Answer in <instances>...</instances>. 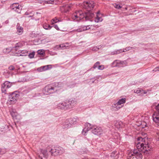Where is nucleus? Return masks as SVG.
<instances>
[{"label":"nucleus","mask_w":159,"mask_h":159,"mask_svg":"<svg viewBox=\"0 0 159 159\" xmlns=\"http://www.w3.org/2000/svg\"><path fill=\"white\" fill-rule=\"evenodd\" d=\"M147 139L145 137H138L135 143L137 149H134L133 151H130L129 153L128 157H134L137 159H142V153H144L146 154L149 153L152 148L147 141Z\"/></svg>","instance_id":"1"},{"label":"nucleus","mask_w":159,"mask_h":159,"mask_svg":"<svg viewBox=\"0 0 159 159\" xmlns=\"http://www.w3.org/2000/svg\"><path fill=\"white\" fill-rule=\"evenodd\" d=\"M94 16V14L90 11H88L84 13L82 11H78L74 13L72 18L76 21H79L84 18L86 20H90Z\"/></svg>","instance_id":"2"},{"label":"nucleus","mask_w":159,"mask_h":159,"mask_svg":"<svg viewBox=\"0 0 159 159\" xmlns=\"http://www.w3.org/2000/svg\"><path fill=\"white\" fill-rule=\"evenodd\" d=\"M85 127L82 131V134L86 135V133L90 129H92V132L95 135H100L102 133V128L96 125H92L89 123H86Z\"/></svg>","instance_id":"3"},{"label":"nucleus","mask_w":159,"mask_h":159,"mask_svg":"<svg viewBox=\"0 0 159 159\" xmlns=\"http://www.w3.org/2000/svg\"><path fill=\"white\" fill-rule=\"evenodd\" d=\"M61 86V84L57 82L47 85L44 88L43 93L47 95L54 93L58 90V88Z\"/></svg>","instance_id":"4"},{"label":"nucleus","mask_w":159,"mask_h":159,"mask_svg":"<svg viewBox=\"0 0 159 159\" xmlns=\"http://www.w3.org/2000/svg\"><path fill=\"white\" fill-rule=\"evenodd\" d=\"M64 152V149L62 148L53 147L49 151L52 156H56L63 154Z\"/></svg>","instance_id":"5"},{"label":"nucleus","mask_w":159,"mask_h":159,"mask_svg":"<svg viewBox=\"0 0 159 159\" xmlns=\"http://www.w3.org/2000/svg\"><path fill=\"white\" fill-rule=\"evenodd\" d=\"M38 159H48L49 154L47 148H40L37 153Z\"/></svg>","instance_id":"6"},{"label":"nucleus","mask_w":159,"mask_h":159,"mask_svg":"<svg viewBox=\"0 0 159 159\" xmlns=\"http://www.w3.org/2000/svg\"><path fill=\"white\" fill-rule=\"evenodd\" d=\"M19 96V95L17 92L12 93L9 95L7 103L9 104H14L18 99Z\"/></svg>","instance_id":"7"},{"label":"nucleus","mask_w":159,"mask_h":159,"mask_svg":"<svg viewBox=\"0 0 159 159\" xmlns=\"http://www.w3.org/2000/svg\"><path fill=\"white\" fill-rule=\"evenodd\" d=\"M94 6V3L92 1L84 2L83 3V8L86 9L87 11L92 9Z\"/></svg>","instance_id":"8"},{"label":"nucleus","mask_w":159,"mask_h":159,"mask_svg":"<svg viewBox=\"0 0 159 159\" xmlns=\"http://www.w3.org/2000/svg\"><path fill=\"white\" fill-rule=\"evenodd\" d=\"M12 85V83L10 82L5 81L2 85V93L6 94L7 90V89L10 88Z\"/></svg>","instance_id":"9"},{"label":"nucleus","mask_w":159,"mask_h":159,"mask_svg":"<svg viewBox=\"0 0 159 159\" xmlns=\"http://www.w3.org/2000/svg\"><path fill=\"white\" fill-rule=\"evenodd\" d=\"M156 109L158 111L155 112L152 115V119L156 123L159 124V104L156 107Z\"/></svg>","instance_id":"10"},{"label":"nucleus","mask_w":159,"mask_h":159,"mask_svg":"<svg viewBox=\"0 0 159 159\" xmlns=\"http://www.w3.org/2000/svg\"><path fill=\"white\" fill-rule=\"evenodd\" d=\"M66 102H63L61 103H59L57 105V107L61 109L66 110L70 108V107L69 104H67Z\"/></svg>","instance_id":"11"},{"label":"nucleus","mask_w":159,"mask_h":159,"mask_svg":"<svg viewBox=\"0 0 159 159\" xmlns=\"http://www.w3.org/2000/svg\"><path fill=\"white\" fill-rule=\"evenodd\" d=\"M125 61L116 60L112 63V65L114 67L121 66L124 65L125 63Z\"/></svg>","instance_id":"12"},{"label":"nucleus","mask_w":159,"mask_h":159,"mask_svg":"<svg viewBox=\"0 0 159 159\" xmlns=\"http://www.w3.org/2000/svg\"><path fill=\"white\" fill-rule=\"evenodd\" d=\"M74 5L71 4H68L63 6L64 10L66 12L70 10L71 9L74 7Z\"/></svg>","instance_id":"13"},{"label":"nucleus","mask_w":159,"mask_h":159,"mask_svg":"<svg viewBox=\"0 0 159 159\" xmlns=\"http://www.w3.org/2000/svg\"><path fill=\"white\" fill-rule=\"evenodd\" d=\"M71 125L69 119H68L63 123V126L64 128H68L70 127Z\"/></svg>","instance_id":"14"},{"label":"nucleus","mask_w":159,"mask_h":159,"mask_svg":"<svg viewBox=\"0 0 159 159\" xmlns=\"http://www.w3.org/2000/svg\"><path fill=\"white\" fill-rule=\"evenodd\" d=\"M90 28V25H88L87 26H84L82 28L78 29L77 31L78 32H81L87 30Z\"/></svg>","instance_id":"15"},{"label":"nucleus","mask_w":159,"mask_h":159,"mask_svg":"<svg viewBox=\"0 0 159 159\" xmlns=\"http://www.w3.org/2000/svg\"><path fill=\"white\" fill-rule=\"evenodd\" d=\"M67 103V104H69L71 108L72 107V106L76 104V102L74 99H70Z\"/></svg>","instance_id":"16"},{"label":"nucleus","mask_w":159,"mask_h":159,"mask_svg":"<svg viewBox=\"0 0 159 159\" xmlns=\"http://www.w3.org/2000/svg\"><path fill=\"white\" fill-rule=\"evenodd\" d=\"M126 52L125 50V49H123V50L122 51V50L121 49H120L118 50H116L114 51H113L111 52V54L113 55H116L119 53H120L122 52Z\"/></svg>","instance_id":"17"},{"label":"nucleus","mask_w":159,"mask_h":159,"mask_svg":"<svg viewBox=\"0 0 159 159\" xmlns=\"http://www.w3.org/2000/svg\"><path fill=\"white\" fill-rule=\"evenodd\" d=\"M17 33L19 35L21 34L23 32V28L22 27L20 26H17Z\"/></svg>","instance_id":"18"},{"label":"nucleus","mask_w":159,"mask_h":159,"mask_svg":"<svg viewBox=\"0 0 159 159\" xmlns=\"http://www.w3.org/2000/svg\"><path fill=\"white\" fill-rule=\"evenodd\" d=\"M11 114L13 119H17V117L19 116L17 113L16 112L14 111H12L11 112Z\"/></svg>","instance_id":"19"},{"label":"nucleus","mask_w":159,"mask_h":159,"mask_svg":"<svg viewBox=\"0 0 159 159\" xmlns=\"http://www.w3.org/2000/svg\"><path fill=\"white\" fill-rule=\"evenodd\" d=\"M71 125L76 124L78 119L77 118H73L68 119Z\"/></svg>","instance_id":"20"},{"label":"nucleus","mask_w":159,"mask_h":159,"mask_svg":"<svg viewBox=\"0 0 159 159\" xmlns=\"http://www.w3.org/2000/svg\"><path fill=\"white\" fill-rule=\"evenodd\" d=\"M115 126L117 129H119L123 126L122 122L121 121L116 122L115 123Z\"/></svg>","instance_id":"21"},{"label":"nucleus","mask_w":159,"mask_h":159,"mask_svg":"<svg viewBox=\"0 0 159 159\" xmlns=\"http://www.w3.org/2000/svg\"><path fill=\"white\" fill-rule=\"evenodd\" d=\"M20 5L18 3H14L12 4L11 6V8L13 10L16 9L15 8H17Z\"/></svg>","instance_id":"22"},{"label":"nucleus","mask_w":159,"mask_h":159,"mask_svg":"<svg viewBox=\"0 0 159 159\" xmlns=\"http://www.w3.org/2000/svg\"><path fill=\"white\" fill-rule=\"evenodd\" d=\"M125 102L126 99L125 98H122L118 101L116 103V104L121 105V104L125 103Z\"/></svg>","instance_id":"23"},{"label":"nucleus","mask_w":159,"mask_h":159,"mask_svg":"<svg viewBox=\"0 0 159 159\" xmlns=\"http://www.w3.org/2000/svg\"><path fill=\"white\" fill-rule=\"evenodd\" d=\"M15 8L16 9L14 11L18 13H20L22 9V7L21 5H20L17 8Z\"/></svg>","instance_id":"24"},{"label":"nucleus","mask_w":159,"mask_h":159,"mask_svg":"<svg viewBox=\"0 0 159 159\" xmlns=\"http://www.w3.org/2000/svg\"><path fill=\"white\" fill-rule=\"evenodd\" d=\"M120 105L116 104V103L114 104V105L113 106V107L114 108H116V110H117L122 107V106H120Z\"/></svg>","instance_id":"25"},{"label":"nucleus","mask_w":159,"mask_h":159,"mask_svg":"<svg viewBox=\"0 0 159 159\" xmlns=\"http://www.w3.org/2000/svg\"><path fill=\"white\" fill-rule=\"evenodd\" d=\"M96 18L95 20V21L96 22H101L102 21V19L101 17H98L97 15H96Z\"/></svg>","instance_id":"26"},{"label":"nucleus","mask_w":159,"mask_h":159,"mask_svg":"<svg viewBox=\"0 0 159 159\" xmlns=\"http://www.w3.org/2000/svg\"><path fill=\"white\" fill-rule=\"evenodd\" d=\"M43 28L46 30L50 29L51 28L52 26L48 24H45L43 25Z\"/></svg>","instance_id":"27"},{"label":"nucleus","mask_w":159,"mask_h":159,"mask_svg":"<svg viewBox=\"0 0 159 159\" xmlns=\"http://www.w3.org/2000/svg\"><path fill=\"white\" fill-rule=\"evenodd\" d=\"M52 20L53 22H54L55 23H57V22H61V19H57L56 17L53 18Z\"/></svg>","instance_id":"28"},{"label":"nucleus","mask_w":159,"mask_h":159,"mask_svg":"<svg viewBox=\"0 0 159 159\" xmlns=\"http://www.w3.org/2000/svg\"><path fill=\"white\" fill-rule=\"evenodd\" d=\"M38 54L40 55H43L45 53L43 49L38 50L37 51Z\"/></svg>","instance_id":"29"},{"label":"nucleus","mask_w":159,"mask_h":159,"mask_svg":"<svg viewBox=\"0 0 159 159\" xmlns=\"http://www.w3.org/2000/svg\"><path fill=\"white\" fill-rule=\"evenodd\" d=\"M35 55V52H32L30 53L28 55L29 58H33Z\"/></svg>","instance_id":"30"},{"label":"nucleus","mask_w":159,"mask_h":159,"mask_svg":"<svg viewBox=\"0 0 159 159\" xmlns=\"http://www.w3.org/2000/svg\"><path fill=\"white\" fill-rule=\"evenodd\" d=\"M48 66L47 65V66H44L42 67H41L40 68H42V69L41 71H44V70H48Z\"/></svg>","instance_id":"31"},{"label":"nucleus","mask_w":159,"mask_h":159,"mask_svg":"<svg viewBox=\"0 0 159 159\" xmlns=\"http://www.w3.org/2000/svg\"><path fill=\"white\" fill-rule=\"evenodd\" d=\"M100 63L99 61L97 62L93 65V68L94 69H95L97 68V67L98 68V66H99V65L100 64Z\"/></svg>","instance_id":"32"},{"label":"nucleus","mask_w":159,"mask_h":159,"mask_svg":"<svg viewBox=\"0 0 159 159\" xmlns=\"http://www.w3.org/2000/svg\"><path fill=\"white\" fill-rule=\"evenodd\" d=\"M21 44L20 43H17L15 46V48L16 50H17L18 48H19L20 47H21Z\"/></svg>","instance_id":"33"},{"label":"nucleus","mask_w":159,"mask_h":159,"mask_svg":"<svg viewBox=\"0 0 159 159\" xmlns=\"http://www.w3.org/2000/svg\"><path fill=\"white\" fill-rule=\"evenodd\" d=\"M98 69L99 70H102L104 68V65H99L98 66Z\"/></svg>","instance_id":"34"},{"label":"nucleus","mask_w":159,"mask_h":159,"mask_svg":"<svg viewBox=\"0 0 159 159\" xmlns=\"http://www.w3.org/2000/svg\"><path fill=\"white\" fill-rule=\"evenodd\" d=\"M114 7L116 9H120L122 8V7L119 4H115Z\"/></svg>","instance_id":"35"},{"label":"nucleus","mask_w":159,"mask_h":159,"mask_svg":"<svg viewBox=\"0 0 159 159\" xmlns=\"http://www.w3.org/2000/svg\"><path fill=\"white\" fill-rule=\"evenodd\" d=\"M8 69L10 70H13L15 69V67L13 66H11L9 67Z\"/></svg>","instance_id":"36"},{"label":"nucleus","mask_w":159,"mask_h":159,"mask_svg":"<svg viewBox=\"0 0 159 159\" xmlns=\"http://www.w3.org/2000/svg\"><path fill=\"white\" fill-rule=\"evenodd\" d=\"M153 71L156 72L157 71H159V66L155 68L153 70Z\"/></svg>","instance_id":"37"},{"label":"nucleus","mask_w":159,"mask_h":159,"mask_svg":"<svg viewBox=\"0 0 159 159\" xmlns=\"http://www.w3.org/2000/svg\"><path fill=\"white\" fill-rule=\"evenodd\" d=\"M46 2L47 3H48V4H53V3L54 2V0H53V1H46Z\"/></svg>","instance_id":"38"},{"label":"nucleus","mask_w":159,"mask_h":159,"mask_svg":"<svg viewBox=\"0 0 159 159\" xmlns=\"http://www.w3.org/2000/svg\"><path fill=\"white\" fill-rule=\"evenodd\" d=\"M66 45L65 44H63L60 45V47L64 49V48H65Z\"/></svg>","instance_id":"39"},{"label":"nucleus","mask_w":159,"mask_h":159,"mask_svg":"<svg viewBox=\"0 0 159 159\" xmlns=\"http://www.w3.org/2000/svg\"><path fill=\"white\" fill-rule=\"evenodd\" d=\"M54 28H55L57 30H59V28L58 27L57 25H55L54 26Z\"/></svg>","instance_id":"40"},{"label":"nucleus","mask_w":159,"mask_h":159,"mask_svg":"<svg viewBox=\"0 0 159 159\" xmlns=\"http://www.w3.org/2000/svg\"><path fill=\"white\" fill-rule=\"evenodd\" d=\"M130 49V47H127L125 48V50L126 51H128Z\"/></svg>","instance_id":"41"},{"label":"nucleus","mask_w":159,"mask_h":159,"mask_svg":"<svg viewBox=\"0 0 159 159\" xmlns=\"http://www.w3.org/2000/svg\"><path fill=\"white\" fill-rule=\"evenodd\" d=\"M24 54H20V55L21 56H26L28 54V53L27 52H25V53H23Z\"/></svg>","instance_id":"42"},{"label":"nucleus","mask_w":159,"mask_h":159,"mask_svg":"<svg viewBox=\"0 0 159 159\" xmlns=\"http://www.w3.org/2000/svg\"><path fill=\"white\" fill-rule=\"evenodd\" d=\"M64 44H65V45H66V47H65V48H68V43H65Z\"/></svg>","instance_id":"43"},{"label":"nucleus","mask_w":159,"mask_h":159,"mask_svg":"<svg viewBox=\"0 0 159 159\" xmlns=\"http://www.w3.org/2000/svg\"><path fill=\"white\" fill-rule=\"evenodd\" d=\"M93 50H96V51H97L98 49H99V48H97V47L95 48H93Z\"/></svg>","instance_id":"44"},{"label":"nucleus","mask_w":159,"mask_h":159,"mask_svg":"<svg viewBox=\"0 0 159 159\" xmlns=\"http://www.w3.org/2000/svg\"><path fill=\"white\" fill-rule=\"evenodd\" d=\"M140 92V90H137L136 92H135L134 91V92H135L137 93H139Z\"/></svg>","instance_id":"45"},{"label":"nucleus","mask_w":159,"mask_h":159,"mask_svg":"<svg viewBox=\"0 0 159 159\" xmlns=\"http://www.w3.org/2000/svg\"><path fill=\"white\" fill-rule=\"evenodd\" d=\"M8 23H9V21H8V20H7L5 22V23L6 24H8Z\"/></svg>","instance_id":"46"},{"label":"nucleus","mask_w":159,"mask_h":159,"mask_svg":"<svg viewBox=\"0 0 159 159\" xmlns=\"http://www.w3.org/2000/svg\"><path fill=\"white\" fill-rule=\"evenodd\" d=\"M125 9L126 10H127V8L126 7H125Z\"/></svg>","instance_id":"47"},{"label":"nucleus","mask_w":159,"mask_h":159,"mask_svg":"<svg viewBox=\"0 0 159 159\" xmlns=\"http://www.w3.org/2000/svg\"><path fill=\"white\" fill-rule=\"evenodd\" d=\"M82 159H88L87 158H82Z\"/></svg>","instance_id":"48"},{"label":"nucleus","mask_w":159,"mask_h":159,"mask_svg":"<svg viewBox=\"0 0 159 159\" xmlns=\"http://www.w3.org/2000/svg\"><path fill=\"white\" fill-rule=\"evenodd\" d=\"M26 15H28V13H27L26 12Z\"/></svg>","instance_id":"49"},{"label":"nucleus","mask_w":159,"mask_h":159,"mask_svg":"<svg viewBox=\"0 0 159 159\" xmlns=\"http://www.w3.org/2000/svg\"><path fill=\"white\" fill-rule=\"evenodd\" d=\"M158 12L159 13V10L158 11Z\"/></svg>","instance_id":"50"},{"label":"nucleus","mask_w":159,"mask_h":159,"mask_svg":"<svg viewBox=\"0 0 159 159\" xmlns=\"http://www.w3.org/2000/svg\"><path fill=\"white\" fill-rule=\"evenodd\" d=\"M150 1H152V0H150Z\"/></svg>","instance_id":"51"}]
</instances>
